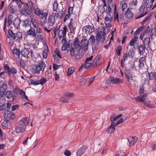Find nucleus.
I'll list each match as a JSON object with an SVG mask.
<instances>
[{
	"mask_svg": "<svg viewBox=\"0 0 156 156\" xmlns=\"http://www.w3.org/2000/svg\"><path fill=\"white\" fill-rule=\"evenodd\" d=\"M30 21L34 27L35 28H37L38 26V24L37 20L34 18H31Z\"/></svg>",
	"mask_w": 156,
	"mask_h": 156,
	"instance_id": "nucleus-44",
	"label": "nucleus"
},
{
	"mask_svg": "<svg viewBox=\"0 0 156 156\" xmlns=\"http://www.w3.org/2000/svg\"><path fill=\"white\" fill-rule=\"evenodd\" d=\"M21 22V20L16 17L12 21L13 24L16 29H18L20 27V25Z\"/></svg>",
	"mask_w": 156,
	"mask_h": 156,
	"instance_id": "nucleus-19",
	"label": "nucleus"
},
{
	"mask_svg": "<svg viewBox=\"0 0 156 156\" xmlns=\"http://www.w3.org/2000/svg\"><path fill=\"white\" fill-rule=\"evenodd\" d=\"M45 67V64L43 61H40L38 63L34 66L32 68V71L35 74H39L41 71H44Z\"/></svg>",
	"mask_w": 156,
	"mask_h": 156,
	"instance_id": "nucleus-2",
	"label": "nucleus"
},
{
	"mask_svg": "<svg viewBox=\"0 0 156 156\" xmlns=\"http://www.w3.org/2000/svg\"><path fill=\"white\" fill-rule=\"evenodd\" d=\"M101 59L102 56L101 55H99L96 56L93 61V66H97L100 65Z\"/></svg>",
	"mask_w": 156,
	"mask_h": 156,
	"instance_id": "nucleus-16",
	"label": "nucleus"
},
{
	"mask_svg": "<svg viewBox=\"0 0 156 156\" xmlns=\"http://www.w3.org/2000/svg\"><path fill=\"white\" fill-rule=\"evenodd\" d=\"M34 13L38 16L40 20V23L43 27L45 26L47 23V18L48 15V12H44L38 8H37L34 9Z\"/></svg>",
	"mask_w": 156,
	"mask_h": 156,
	"instance_id": "nucleus-1",
	"label": "nucleus"
},
{
	"mask_svg": "<svg viewBox=\"0 0 156 156\" xmlns=\"http://www.w3.org/2000/svg\"><path fill=\"white\" fill-rule=\"evenodd\" d=\"M5 70L6 73H8V75L9 76L11 73L13 74H16L17 72L16 69L14 67H11L10 68L9 66L7 64L4 65Z\"/></svg>",
	"mask_w": 156,
	"mask_h": 156,
	"instance_id": "nucleus-9",
	"label": "nucleus"
},
{
	"mask_svg": "<svg viewBox=\"0 0 156 156\" xmlns=\"http://www.w3.org/2000/svg\"><path fill=\"white\" fill-rule=\"evenodd\" d=\"M122 47L121 45H119L116 48V55L118 56H120L121 52L122 51Z\"/></svg>",
	"mask_w": 156,
	"mask_h": 156,
	"instance_id": "nucleus-53",
	"label": "nucleus"
},
{
	"mask_svg": "<svg viewBox=\"0 0 156 156\" xmlns=\"http://www.w3.org/2000/svg\"><path fill=\"white\" fill-rule=\"evenodd\" d=\"M67 30V27L65 26L63 27V30H61L59 31L58 36L59 39L65 38V37L66 36Z\"/></svg>",
	"mask_w": 156,
	"mask_h": 156,
	"instance_id": "nucleus-14",
	"label": "nucleus"
},
{
	"mask_svg": "<svg viewBox=\"0 0 156 156\" xmlns=\"http://www.w3.org/2000/svg\"><path fill=\"white\" fill-rule=\"evenodd\" d=\"M70 55L72 57H73L74 56L75 53V50L74 48V47L72 48L70 50Z\"/></svg>",
	"mask_w": 156,
	"mask_h": 156,
	"instance_id": "nucleus-64",
	"label": "nucleus"
},
{
	"mask_svg": "<svg viewBox=\"0 0 156 156\" xmlns=\"http://www.w3.org/2000/svg\"><path fill=\"white\" fill-rule=\"evenodd\" d=\"M128 54L129 57H133L135 54L134 49H131L129 50Z\"/></svg>",
	"mask_w": 156,
	"mask_h": 156,
	"instance_id": "nucleus-54",
	"label": "nucleus"
},
{
	"mask_svg": "<svg viewBox=\"0 0 156 156\" xmlns=\"http://www.w3.org/2000/svg\"><path fill=\"white\" fill-rule=\"evenodd\" d=\"M83 29V30H85V32L86 34H90L93 31L92 28L90 25L84 27Z\"/></svg>",
	"mask_w": 156,
	"mask_h": 156,
	"instance_id": "nucleus-31",
	"label": "nucleus"
},
{
	"mask_svg": "<svg viewBox=\"0 0 156 156\" xmlns=\"http://www.w3.org/2000/svg\"><path fill=\"white\" fill-rule=\"evenodd\" d=\"M26 5L27 7L30 8L32 10L34 9V4L31 1H28L27 2Z\"/></svg>",
	"mask_w": 156,
	"mask_h": 156,
	"instance_id": "nucleus-45",
	"label": "nucleus"
},
{
	"mask_svg": "<svg viewBox=\"0 0 156 156\" xmlns=\"http://www.w3.org/2000/svg\"><path fill=\"white\" fill-rule=\"evenodd\" d=\"M151 18V16L150 15H148L145 16L144 19L141 22V24L143 25L144 23H146L148 20H149Z\"/></svg>",
	"mask_w": 156,
	"mask_h": 156,
	"instance_id": "nucleus-52",
	"label": "nucleus"
},
{
	"mask_svg": "<svg viewBox=\"0 0 156 156\" xmlns=\"http://www.w3.org/2000/svg\"><path fill=\"white\" fill-rule=\"evenodd\" d=\"M4 116L5 119L12 120L15 118V115L13 112L6 110L4 112Z\"/></svg>",
	"mask_w": 156,
	"mask_h": 156,
	"instance_id": "nucleus-6",
	"label": "nucleus"
},
{
	"mask_svg": "<svg viewBox=\"0 0 156 156\" xmlns=\"http://www.w3.org/2000/svg\"><path fill=\"white\" fill-rule=\"evenodd\" d=\"M73 11V7H72L70 6H69L68 13L69 14H72Z\"/></svg>",
	"mask_w": 156,
	"mask_h": 156,
	"instance_id": "nucleus-61",
	"label": "nucleus"
},
{
	"mask_svg": "<svg viewBox=\"0 0 156 156\" xmlns=\"http://www.w3.org/2000/svg\"><path fill=\"white\" fill-rule=\"evenodd\" d=\"M20 89L19 87L16 86L15 88H13V92L14 94L18 95L20 92Z\"/></svg>",
	"mask_w": 156,
	"mask_h": 156,
	"instance_id": "nucleus-56",
	"label": "nucleus"
},
{
	"mask_svg": "<svg viewBox=\"0 0 156 156\" xmlns=\"http://www.w3.org/2000/svg\"><path fill=\"white\" fill-rule=\"evenodd\" d=\"M116 126L115 123L114 122H112L110 126L107 129V133H113L115 130Z\"/></svg>",
	"mask_w": 156,
	"mask_h": 156,
	"instance_id": "nucleus-22",
	"label": "nucleus"
},
{
	"mask_svg": "<svg viewBox=\"0 0 156 156\" xmlns=\"http://www.w3.org/2000/svg\"><path fill=\"white\" fill-rule=\"evenodd\" d=\"M154 1L152 0H146L145 3H144L145 5V6L147 8H151L153 6V2Z\"/></svg>",
	"mask_w": 156,
	"mask_h": 156,
	"instance_id": "nucleus-30",
	"label": "nucleus"
},
{
	"mask_svg": "<svg viewBox=\"0 0 156 156\" xmlns=\"http://www.w3.org/2000/svg\"><path fill=\"white\" fill-rule=\"evenodd\" d=\"M147 13V9L146 8L145 5L143 3L140 6L139 12L136 14L137 17L136 19H138L144 16Z\"/></svg>",
	"mask_w": 156,
	"mask_h": 156,
	"instance_id": "nucleus-3",
	"label": "nucleus"
},
{
	"mask_svg": "<svg viewBox=\"0 0 156 156\" xmlns=\"http://www.w3.org/2000/svg\"><path fill=\"white\" fill-rule=\"evenodd\" d=\"M52 5L53 11L57 12L60 10V7L58 6V4L57 0H55L53 2Z\"/></svg>",
	"mask_w": 156,
	"mask_h": 156,
	"instance_id": "nucleus-23",
	"label": "nucleus"
},
{
	"mask_svg": "<svg viewBox=\"0 0 156 156\" xmlns=\"http://www.w3.org/2000/svg\"><path fill=\"white\" fill-rule=\"evenodd\" d=\"M55 22V18L53 13L50 14L47 19V24L48 27L54 26Z\"/></svg>",
	"mask_w": 156,
	"mask_h": 156,
	"instance_id": "nucleus-7",
	"label": "nucleus"
},
{
	"mask_svg": "<svg viewBox=\"0 0 156 156\" xmlns=\"http://www.w3.org/2000/svg\"><path fill=\"white\" fill-rule=\"evenodd\" d=\"M80 44L84 51H86L87 50L88 46V41H87V39L85 38L82 39L81 41Z\"/></svg>",
	"mask_w": 156,
	"mask_h": 156,
	"instance_id": "nucleus-15",
	"label": "nucleus"
},
{
	"mask_svg": "<svg viewBox=\"0 0 156 156\" xmlns=\"http://www.w3.org/2000/svg\"><path fill=\"white\" fill-rule=\"evenodd\" d=\"M13 95V93L11 90H7L5 92V96L8 99H10L12 98Z\"/></svg>",
	"mask_w": 156,
	"mask_h": 156,
	"instance_id": "nucleus-42",
	"label": "nucleus"
},
{
	"mask_svg": "<svg viewBox=\"0 0 156 156\" xmlns=\"http://www.w3.org/2000/svg\"><path fill=\"white\" fill-rule=\"evenodd\" d=\"M123 81H124L120 79L119 78H114L113 76H111L106 81L105 83L109 85L111 84H121L122 83Z\"/></svg>",
	"mask_w": 156,
	"mask_h": 156,
	"instance_id": "nucleus-4",
	"label": "nucleus"
},
{
	"mask_svg": "<svg viewBox=\"0 0 156 156\" xmlns=\"http://www.w3.org/2000/svg\"><path fill=\"white\" fill-rule=\"evenodd\" d=\"M63 9L64 8L63 6H62L61 7V10H59V11L58 12H56L54 13V16L55 17L57 18L61 19L62 18L64 14Z\"/></svg>",
	"mask_w": 156,
	"mask_h": 156,
	"instance_id": "nucleus-21",
	"label": "nucleus"
},
{
	"mask_svg": "<svg viewBox=\"0 0 156 156\" xmlns=\"http://www.w3.org/2000/svg\"><path fill=\"white\" fill-rule=\"evenodd\" d=\"M13 16L12 15H9L8 16V20L7 22V26H9L12 23V20L13 18Z\"/></svg>",
	"mask_w": 156,
	"mask_h": 156,
	"instance_id": "nucleus-40",
	"label": "nucleus"
},
{
	"mask_svg": "<svg viewBox=\"0 0 156 156\" xmlns=\"http://www.w3.org/2000/svg\"><path fill=\"white\" fill-rule=\"evenodd\" d=\"M106 39V37L104 33L101 31H98L96 34V40L97 44H99V41L103 43L104 42Z\"/></svg>",
	"mask_w": 156,
	"mask_h": 156,
	"instance_id": "nucleus-5",
	"label": "nucleus"
},
{
	"mask_svg": "<svg viewBox=\"0 0 156 156\" xmlns=\"http://www.w3.org/2000/svg\"><path fill=\"white\" fill-rule=\"evenodd\" d=\"M125 17L128 20H130L133 18V14L130 11L129 8H128L126 11L125 13Z\"/></svg>",
	"mask_w": 156,
	"mask_h": 156,
	"instance_id": "nucleus-18",
	"label": "nucleus"
},
{
	"mask_svg": "<svg viewBox=\"0 0 156 156\" xmlns=\"http://www.w3.org/2000/svg\"><path fill=\"white\" fill-rule=\"evenodd\" d=\"M23 27H24L25 28L26 27H31V24L29 20L26 19L23 20Z\"/></svg>",
	"mask_w": 156,
	"mask_h": 156,
	"instance_id": "nucleus-34",
	"label": "nucleus"
},
{
	"mask_svg": "<svg viewBox=\"0 0 156 156\" xmlns=\"http://www.w3.org/2000/svg\"><path fill=\"white\" fill-rule=\"evenodd\" d=\"M68 26L71 32L72 33L73 31H74L75 28L74 27H73V24L71 21L69 23Z\"/></svg>",
	"mask_w": 156,
	"mask_h": 156,
	"instance_id": "nucleus-58",
	"label": "nucleus"
},
{
	"mask_svg": "<svg viewBox=\"0 0 156 156\" xmlns=\"http://www.w3.org/2000/svg\"><path fill=\"white\" fill-rule=\"evenodd\" d=\"M30 51L29 49L26 48H24L21 51V54L22 56L24 57H29L28 55L29 54Z\"/></svg>",
	"mask_w": 156,
	"mask_h": 156,
	"instance_id": "nucleus-27",
	"label": "nucleus"
},
{
	"mask_svg": "<svg viewBox=\"0 0 156 156\" xmlns=\"http://www.w3.org/2000/svg\"><path fill=\"white\" fill-rule=\"evenodd\" d=\"M150 42L151 41L150 38H145L144 39L143 41V44L144 47L147 49L148 48H150Z\"/></svg>",
	"mask_w": 156,
	"mask_h": 156,
	"instance_id": "nucleus-28",
	"label": "nucleus"
},
{
	"mask_svg": "<svg viewBox=\"0 0 156 156\" xmlns=\"http://www.w3.org/2000/svg\"><path fill=\"white\" fill-rule=\"evenodd\" d=\"M144 86L143 84L140 85V87L139 93L140 94V95H142L144 94Z\"/></svg>",
	"mask_w": 156,
	"mask_h": 156,
	"instance_id": "nucleus-49",
	"label": "nucleus"
},
{
	"mask_svg": "<svg viewBox=\"0 0 156 156\" xmlns=\"http://www.w3.org/2000/svg\"><path fill=\"white\" fill-rule=\"evenodd\" d=\"M26 130V127L21 125L16 126L15 128V131L18 133H22Z\"/></svg>",
	"mask_w": 156,
	"mask_h": 156,
	"instance_id": "nucleus-20",
	"label": "nucleus"
},
{
	"mask_svg": "<svg viewBox=\"0 0 156 156\" xmlns=\"http://www.w3.org/2000/svg\"><path fill=\"white\" fill-rule=\"evenodd\" d=\"M74 71V68L73 67H70L68 69L67 75L68 76L71 75Z\"/></svg>",
	"mask_w": 156,
	"mask_h": 156,
	"instance_id": "nucleus-46",
	"label": "nucleus"
},
{
	"mask_svg": "<svg viewBox=\"0 0 156 156\" xmlns=\"http://www.w3.org/2000/svg\"><path fill=\"white\" fill-rule=\"evenodd\" d=\"M145 48L143 45H139L138 47V50L139 51V54L141 55L143 54L145 52Z\"/></svg>",
	"mask_w": 156,
	"mask_h": 156,
	"instance_id": "nucleus-38",
	"label": "nucleus"
},
{
	"mask_svg": "<svg viewBox=\"0 0 156 156\" xmlns=\"http://www.w3.org/2000/svg\"><path fill=\"white\" fill-rule=\"evenodd\" d=\"M2 125L5 127H9L11 125V122L10 120L5 119V120L2 123Z\"/></svg>",
	"mask_w": 156,
	"mask_h": 156,
	"instance_id": "nucleus-33",
	"label": "nucleus"
},
{
	"mask_svg": "<svg viewBox=\"0 0 156 156\" xmlns=\"http://www.w3.org/2000/svg\"><path fill=\"white\" fill-rule=\"evenodd\" d=\"M30 29L27 32L28 35H32L33 36L35 37L36 35L35 34V31L34 29L32 28L31 27H30Z\"/></svg>",
	"mask_w": 156,
	"mask_h": 156,
	"instance_id": "nucleus-37",
	"label": "nucleus"
},
{
	"mask_svg": "<svg viewBox=\"0 0 156 156\" xmlns=\"http://www.w3.org/2000/svg\"><path fill=\"white\" fill-rule=\"evenodd\" d=\"M9 10L10 13L12 14H15L16 13L15 6L9 4Z\"/></svg>",
	"mask_w": 156,
	"mask_h": 156,
	"instance_id": "nucleus-36",
	"label": "nucleus"
},
{
	"mask_svg": "<svg viewBox=\"0 0 156 156\" xmlns=\"http://www.w3.org/2000/svg\"><path fill=\"white\" fill-rule=\"evenodd\" d=\"M14 2H15L16 3L19 8H21L22 4L23 3V2H22L21 0H16Z\"/></svg>",
	"mask_w": 156,
	"mask_h": 156,
	"instance_id": "nucleus-63",
	"label": "nucleus"
},
{
	"mask_svg": "<svg viewBox=\"0 0 156 156\" xmlns=\"http://www.w3.org/2000/svg\"><path fill=\"white\" fill-rule=\"evenodd\" d=\"M62 42L63 43L62 48V51H65L67 49L68 47H69L70 45L69 43H67V41L65 38H62Z\"/></svg>",
	"mask_w": 156,
	"mask_h": 156,
	"instance_id": "nucleus-24",
	"label": "nucleus"
},
{
	"mask_svg": "<svg viewBox=\"0 0 156 156\" xmlns=\"http://www.w3.org/2000/svg\"><path fill=\"white\" fill-rule=\"evenodd\" d=\"M59 100L60 101L64 103H66L69 101V99L66 98L62 97L59 98Z\"/></svg>",
	"mask_w": 156,
	"mask_h": 156,
	"instance_id": "nucleus-59",
	"label": "nucleus"
},
{
	"mask_svg": "<svg viewBox=\"0 0 156 156\" xmlns=\"http://www.w3.org/2000/svg\"><path fill=\"white\" fill-rule=\"evenodd\" d=\"M30 119L28 117H23L18 122L19 125L24 127L28 125L30 122Z\"/></svg>",
	"mask_w": 156,
	"mask_h": 156,
	"instance_id": "nucleus-11",
	"label": "nucleus"
},
{
	"mask_svg": "<svg viewBox=\"0 0 156 156\" xmlns=\"http://www.w3.org/2000/svg\"><path fill=\"white\" fill-rule=\"evenodd\" d=\"M137 140V138L136 136H129L128 139V140L129 142V146H133L134 145Z\"/></svg>",
	"mask_w": 156,
	"mask_h": 156,
	"instance_id": "nucleus-17",
	"label": "nucleus"
},
{
	"mask_svg": "<svg viewBox=\"0 0 156 156\" xmlns=\"http://www.w3.org/2000/svg\"><path fill=\"white\" fill-rule=\"evenodd\" d=\"M137 4L138 1L137 0H132L129 4V8L131 9H136Z\"/></svg>",
	"mask_w": 156,
	"mask_h": 156,
	"instance_id": "nucleus-26",
	"label": "nucleus"
},
{
	"mask_svg": "<svg viewBox=\"0 0 156 156\" xmlns=\"http://www.w3.org/2000/svg\"><path fill=\"white\" fill-rule=\"evenodd\" d=\"M146 62V60L145 58L143 57L140 58L139 60L140 67L143 68Z\"/></svg>",
	"mask_w": 156,
	"mask_h": 156,
	"instance_id": "nucleus-32",
	"label": "nucleus"
},
{
	"mask_svg": "<svg viewBox=\"0 0 156 156\" xmlns=\"http://www.w3.org/2000/svg\"><path fill=\"white\" fill-rule=\"evenodd\" d=\"M110 28L107 27L106 26V27H103V31H102L103 33H104V34L105 35L108 34L109 32L110 29Z\"/></svg>",
	"mask_w": 156,
	"mask_h": 156,
	"instance_id": "nucleus-47",
	"label": "nucleus"
},
{
	"mask_svg": "<svg viewBox=\"0 0 156 156\" xmlns=\"http://www.w3.org/2000/svg\"><path fill=\"white\" fill-rule=\"evenodd\" d=\"M9 34L8 37L12 40H15L16 37H17V39H19L20 37H22V34L20 32H18L16 34L14 33L11 30H8Z\"/></svg>",
	"mask_w": 156,
	"mask_h": 156,
	"instance_id": "nucleus-8",
	"label": "nucleus"
},
{
	"mask_svg": "<svg viewBox=\"0 0 156 156\" xmlns=\"http://www.w3.org/2000/svg\"><path fill=\"white\" fill-rule=\"evenodd\" d=\"M86 147L85 146H83L80 148L76 152L77 156H82L85 152Z\"/></svg>",
	"mask_w": 156,
	"mask_h": 156,
	"instance_id": "nucleus-25",
	"label": "nucleus"
},
{
	"mask_svg": "<svg viewBox=\"0 0 156 156\" xmlns=\"http://www.w3.org/2000/svg\"><path fill=\"white\" fill-rule=\"evenodd\" d=\"M147 96V94H144L137 96L135 98H132V99L136 102H143L146 100Z\"/></svg>",
	"mask_w": 156,
	"mask_h": 156,
	"instance_id": "nucleus-13",
	"label": "nucleus"
},
{
	"mask_svg": "<svg viewBox=\"0 0 156 156\" xmlns=\"http://www.w3.org/2000/svg\"><path fill=\"white\" fill-rule=\"evenodd\" d=\"M125 76L128 82H129V80L130 76H132V75L130 73V71L129 70H126L125 73Z\"/></svg>",
	"mask_w": 156,
	"mask_h": 156,
	"instance_id": "nucleus-43",
	"label": "nucleus"
},
{
	"mask_svg": "<svg viewBox=\"0 0 156 156\" xmlns=\"http://www.w3.org/2000/svg\"><path fill=\"white\" fill-rule=\"evenodd\" d=\"M145 105L149 108H154V105H153L149 103L147 101H144L142 102Z\"/></svg>",
	"mask_w": 156,
	"mask_h": 156,
	"instance_id": "nucleus-50",
	"label": "nucleus"
},
{
	"mask_svg": "<svg viewBox=\"0 0 156 156\" xmlns=\"http://www.w3.org/2000/svg\"><path fill=\"white\" fill-rule=\"evenodd\" d=\"M120 5L122 7V10L123 11L127 7V5L124 1H122L120 2Z\"/></svg>",
	"mask_w": 156,
	"mask_h": 156,
	"instance_id": "nucleus-41",
	"label": "nucleus"
},
{
	"mask_svg": "<svg viewBox=\"0 0 156 156\" xmlns=\"http://www.w3.org/2000/svg\"><path fill=\"white\" fill-rule=\"evenodd\" d=\"M112 17L110 14L107 15L105 18V24L106 26L109 28H111L112 26L111 23L112 22Z\"/></svg>",
	"mask_w": 156,
	"mask_h": 156,
	"instance_id": "nucleus-12",
	"label": "nucleus"
},
{
	"mask_svg": "<svg viewBox=\"0 0 156 156\" xmlns=\"http://www.w3.org/2000/svg\"><path fill=\"white\" fill-rule=\"evenodd\" d=\"M28 82L30 84H32L36 86L39 84L38 80L30 79L28 80Z\"/></svg>",
	"mask_w": 156,
	"mask_h": 156,
	"instance_id": "nucleus-39",
	"label": "nucleus"
},
{
	"mask_svg": "<svg viewBox=\"0 0 156 156\" xmlns=\"http://www.w3.org/2000/svg\"><path fill=\"white\" fill-rule=\"evenodd\" d=\"M47 81L46 79L44 77L41 78L39 81L38 80V83L41 85L44 84Z\"/></svg>",
	"mask_w": 156,
	"mask_h": 156,
	"instance_id": "nucleus-55",
	"label": "nucleus"
},
{
	"mask_svg": "<svg viewBox=\"0 0 156 156\" xmlns=\"http://www.w3.org/2000/svg\"><path fill=\"white\" fill-rule=\"evenodd\" d=\"M137 34L134 33V37L130 41V42L129 45L131 46H133L135 42L138 39V37L136 36Z\"/></svg>",
	"mask_w": 156,
	"mask_h": 156,
	"instance_id": "nucleus-35",
	"label": "nucleus"
},
{
	"mask_svg": "<svg viewBox=\"0 0 156 156\" xmlns=\"http://www.w3.org/2000/svg\"><path fill=\"white\" fill-rule=\"evenodd\" d=\"M20 9V12L22 15H24L25 16H28L30 17H33V13L31 12H29V10L25 6H23L22 8V7Z\"/></svg>",
	"mask_w": 156,
	"mask_h": 156,
	"instance_id": "nucleus-10",
	"label": "nucleus"
},
{
	"mask_svg": "<svg viewBox=\"0 0 156 156\" xmlns=\"http://www.w3.org/2000/svg\"><path fill=\"white\" fill-rule=\"evenodd\" d=\"M94 76L93 77H90L87 78V81L89 82V84H88V86H89L92 83L94 80Z\"/></svg>",
	"mask_w": 156,
	"mask_h": 156,
	"instance_id": "nucleus-51",
	"label": "nucleus"
},
{
	"mask_svg": "<svg viewBox=\"0 0 156 156\" xmlns=\"http://www.w3.org/2000/svg\"><path fill=\"white\" fill-rule=\"evenodd\" d=\"M75 49L77 51H80L82 49H83L82 47L80 44H78L75 46Z\"/></svg>",
	"mask_w": 156,
	"mask_h": 156,
	"instance_id": "nucleus-60",
	"label": "nucleus"
},
{
	"mask_svg": "<svg viewBox=\"0 0 156 156\" xmlns=\"http://www.w3.org/2000/svg\"><path fill=\"white\" fill-rule=\"evenodd\" d=\"M87 41H88V43L89 42L91 44H94L95 42L94 36L93 35H91Z\"/></svg>",
	"mask_w": 156,
	"mask_h": 156,
	"instance_id": "nucleus-48",
	"label": "nucleus"
},
{
	"mask_svg": "<svg viewBox=\"0 0 156 156\" xmlns=\"http://www.w3.org/2000/svg\"><path fill=\"white\" fill-rule=\"evenodd\" d=\"M126 119V117L124 118H122L121 119H120L119 121L117 122L116 124V125H118L119 124L122 123Z\"/></svg>",
	"mask_w": 156,
	"mask_h": 156,
	"instance_id": "nucleus-62",
	"label": "nucleus"
},
{
	"mask_svg": "<svg viewBox=\"0 0 156 156\" xmlns=\"http://www.w3.org/2000/svg\"><path fill=\"white\" fill-rule=\"evenodd\" d=\"M85 64L84 65V67L86 69L89 68V67L91 66L92 65V63L90 62H86V61H85Z\"/></svg>",
	"mask_w": 156,
	"mask_h": 156,
	"instance_id": "nucleus-57",
	"label": "nucleus"
},
{
	"mask_svg": "<svg viewBox=\"0 0 156 156\" xmlns=\"http://www.w3.org/2000/svg\"><path fill=\"white\" fill-rule=\"evenodd\" d=\"M12 52L14 55V56L16 58H19L21 52L17 48H14L12 51Z\"/></svg>",
	"mask_w": 156,
	"mask_h": 156,
	"instance_id": "nucleus-29",
	"label": "nucleus"
}]
</instances>
